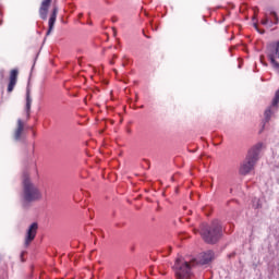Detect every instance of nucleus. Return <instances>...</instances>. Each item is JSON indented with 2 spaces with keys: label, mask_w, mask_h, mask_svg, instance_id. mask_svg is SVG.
I'll use <instances>...</instances> for the list:
<instances>
[{
  "label": "nucleus",
  "mask_w": 279,
  "mask_h": 279,
  "mask_svg": "<svg viewBox=\"0 0 279 279\" xmlns=\"http://www.w3.org/2000/svg\"><path fill=\"white\" fill-rule=\"evenodd\" d=\"M279 104V89L275 94V98L272 99L271 106H278Z\"/></svg>",
  "instance_id": "obj_17"
},
{
  "label": "nucleus",
  "mask_w": 279,
  "mask_h": 279,
  "mask_svg": "<svg viewBox=\"0 0 279 279\" xmlns=\"http://www.w3.org/2000/svg\"><path fill=\"white\" fill-rule=\"evenodd\" d=\"M183 234H184V233H180V234H179V238H180V239H184Z\"/></svg>",
  "instance_id": "obj_23"
},
{
  "label": "nucleus",
  "mask_w": 279,
  "mask_h": 279,
  "mask_svg": "<svg viewBox=\"0 0 279 279\" xmlns=\"http://www.w3.org/2000/svg\"><path fill=\"white\" fill-rule=\"evenodd\" d=\"M16 86V82L10 81L8 85V93H12L14 90V87Z\"/></svg>",
  "instance_id": "obj_16"
},
{
  "label": "nucleus",
  "mask_w": 279,
  "mask_h": 279,
  "mask_svg": "<svg viewBox=\"0 0 279 279\" xmlns=\"http://www.w3.org/2000/svg\"><path fill=\"white\" fill-rule=\"evenodd\" d=\"M113 36L117 37V28L112 27Z\"/></svg>",
  "instance_id": "obj_20"
},
{
  "label": "nucleus",
  "mask_w": 279,
  "mask_h": 279,
  "mask_svg": "<svg viewBox=\"0 0 279 279\" xmlns=\"http://www.w3.org/2000/svg\"><path fill=\"white\" fill-rule=\"evenodd\" d=\"M111 21H112V23H117V17L113 16V17L111 19Z\"/></svg>",
  "instance_id": "obj_22"
},
{
  "label": "nucleus",
  "mask_w": 279,
  "mask_h": 279,
  "mask_svg": "<svg viewBox=\"0 0 279 279\" xmlns=\"http://www.w3.org/2000/svg\"><path fill=\"white\" fill-rule=\"evenodd\" d=\"M131 132H132V130L129 129V130H128V133L130 134Z\"/></svg>",
  "instance_id": "obj_26"
},
{
  "label": "nucleus",
  "mask_w": 279,
  "mask_h": 279,
  "mask_svg": "<svg viewBox=\"0 0 279 279\" xmlns=\"http://www.w3.org/2000/svg\"><path fill=\"white\" fill-rule=\"evenodd\" d=\"M264 114H265V123H269L271 119V109L270 108L266 109Z\"/></svg>",
  "instance_id": "obj_13"
},
{
  "label": "nucleus",
  "mask_w": 279,
  "mask_h": 279,
  "mask_svg": "<svg viewBox=\"0 0 279 279\" xmlns=\"http://www.w3.org/2000/svg\"><path fill=\"white\" fill-rule=\"evenodd\" d=\"M141 108H145V106L142 105Z\"/></svg>",
  "instance_id": "obj_33"
},
{
  "label": "nucleus",
  "mask_w": 279,
  "mask_h": 279,
  "mask_svg": "<svg viewBox=\"0 0 279 279\" xmlns=\"http://www.w3.org/2000/svg\"><path fill=\"white\" fill-rule=\"evenodd\" d=\"M17 77H19V70H12L10 74V82L16 83Z\"/></svg>",
  "instance_id": "obj_12"
},
{
  "label": "nucleus",
  "mask_w": 279,
  "mask_h": 279,
  "mask_svg": "<svg viewBox=\"0 0 279 279\" xmlns=\"http://www.w3.org/2000/svg\"><path fill=\"white\" fill-rule=\"evenodd\" d=\"M157 210H160V207H158Z\"/></svg>",
  "instance_id": "obj_34"
},
{
  "label": "nucleus",
  "mask_w": 279,
  "mask_h": 279,
  "mask_svg": "<svg viewBox=\"0 0 279 279\" xmlns=\"http://www.w3.org/2000/svg\"><path fill=\"white\" fill-rule=\"evenodd\" d=\"M1 23H3L2 21H0V25H1Z\"/></svg>",
  "instance_id": "obj_35"
},
{
  "label": "nucleus",
  "mask_w": 279,
  "mask_h": 279,
  "mask_svg": "<svg viewBox=\"0 0 279 279\" xmlns=\"http://www.w3.org/2000/svg\"><path fill=\"white\" fill-rule=\"evenodd\" d=\"M214 259L215 253L213 251L203 252L197 258L192 259V267H195V265H210Z\"/></svg>",
  "instance_id": "obj_6"
},
{
  "label": "nucleus",
  "mask_w": 279,
  "mask_h": 279,
  "mask_svg": "<svg viewBox=\"0 0 279 279\" xmlns=\"http://www.w3.org/2000/svg\"><path fill=\"white\" fill-rule=\"evenodd\" d=\"M113 58H117V54H113Z\"/></svg>",
  "instance_id": "obj_30"
},
{
  "label": "nucleus",
  "mask_w": 279,
  "mask_h": 279,
  "mask_svg": "<svg viewBox=\"0 0 279 279\" xmlns=\"http://www.w3.org/2000/svg\"><path fill=\"white\" fill-rule=\"evenodd\" d=\"M49 5H51V0H43L41 7L39 9V15L43 21H47V15L49 14Z\"/></svg>",
  "instance_id": "obj_10"
},
{
  "label": "nucleus",
  "mask_w": 279,
  "mask_h": 279,
  "mask_svg": "<svg viewBox=\"0 0 279 279\" xmlns=\"http://www.w3.org/2000/svg\"><path fill=\"white\" fill-rule=\"evenodd\" d=\"M199 234L205 243L215 245L221 241L223 236V226L221 221L215 219L210 223H203L201 226Z\"/></svg>",
  "instance_id": "obj_2"
},
{
  "label": "nucleus",
  "mask_w": 279,
  "mask_h": 279,
  "mask_svg": "<svg viewBox=\"0 0 279 279\" xmlns=\"http://www.w3.org/2000/svg\"><path fill=\"white\" fill-rule=\"evenodd\" d=\"M253 27H255V29H256V32H258V34H265V29L258 28V24L257 23H254Z\"/></svg>",
  "instance_id": "obj_19"
},
{
  "label": "nucleus",
  "mask_w": 279,
  "mask_h": 279,
  "mask_svg": "<svg viewBox=\"0 0 279 279\" xmlns=\"http://www.w3.org/2000/svg\"><path fill=\"white\" fill-rule=\"evenodd\" d=\"M270 16L274 17V21H275L274 24L278 25L279 23L278 14L275 11H270Z\"/></svg>",
  "instance_id": "obj_18"
},
{
  "label": "nucleus",
  "mask_w": 279,
  "mask_h": 279,
  "mask_svg": "<svg viewBox=\"0 0 279 279\" xmlns=\"http://www.w3.org/2000/svg\"><path fill=\"white\" fill-rule=\"evenodd\" d=\"M110 64H114V61H110Z\"/></svg>",
  "instance_id": "obj_27"
},
{
  "label": "nucleus",
  "mask_w": 279,
  "mask_h": 279,
  "mask_svg": "<svg viewBox=\"0 0 279 279\" xmlns=\"http://www.w3.org/2000/svg\"><path fill=\"white\" fill-rule=\"evenodd\" d=\"M266 53L270 64H272L275 69H279V62L276 61L279 60V41L269 44L267 46Z\"/></svg>",
  "instance_id": "obj_5"
},
{
  "label": "nucleus",
  "mask_w": 279,
  "mask_h": 279,
  "mask_svg": "<svg viewBox=\"0 0 279 279\" xmlns=\"http://www.w3.org/2000/svg\"><path fill=\"white\" fill-rule=\"evenodd\" d=\"M23 132H25V123L23 120L19 119L17 120V126L14 131L13 138L14 141H22L23 138Z\"/></svg>",
  "instance_id": "obj_8"
},
{
  "label": "nucleus",
  "mask_w": 279,
  "mask_h": 279,
  "mask_svg": "<svg viewBox=\"0 0 279 279\" xmlns=\"http://www.w3.org/2000/svg\"><path fill=\"white\" fill-rule=\"evenodd\" d=\"M37 232H38V222H33L26 231L25 242H24L25 247H28L29 243H32V241L36 239Z\"/></svg>",
  "instance_id": "obj_7"
},
{
  "label": "nucleus",
  "mask_w": 279,
  "mask_h": 279,
  "mask_svg": "<svg viewBox=\"0 0 279 279\" xmlns=\"http://www.w3.org/2000/svg\"><path fill=\"white\" fill-rule=\"evenodd\" d=\"M78 64L82 66V57L78 58Z\"/></svg>",
  "instance_id": "obj_21"
},
{
  "label": "nucleus",
  "mask_w": 279,
  "mask_h": 279,
  "mask_svg": "<svg viewBox=\"0 0 279 279\" xmlns=\"http://www.w3.org/2000/svg\"><path fill=\"white\" fill-rule=\"evenodd\" d=\"M260 60H265V56H260Z\"/></svg>",
  "instance_id": "obj_24"
},
{
  "label": "nucleus",
  "mask_w": 279,
  "mask_h": 279,
  "mask_svg": "<svg viewBox=\"0 0 279 279\" xmlns=\"http://www.w3.org/2000/svg\"><path fill=\"white\" fill-rule=\"evenodd\" d=\"M56 19H58V7H54L52 10V13L48 22V31L46 33V36H50L51 32H53V26L56 25Z\"/></svg>",
  "instance_id": "obj_9"
},
{
  "label": "nucleus",
  "mask_w": 279,
  "mask_h": 279,
  "mask_svg": "<svg viewBox=\"0 0 279 279\" xmlns=\"http://www.w3.org/2000/svg\"><path fill=\"white\" fill-rule=\"evenodd\" d=\"M26 117L29 119V112H32V96L29 95V89L26 92Z\"/></svg>",
  "instance_id": "obj_11"
},
{
  "label": "nucleus",
  "mask_w": 279,
  "mask_h": 279,
  "mask_svg": "<svg viewBox=\"0 0 279 279\" xmlns=\"http://www.w3.org/2000/svg\"><path fill=\"white\" fill-rule=\"evenodd\" d=\"M193 263L183 260L182 258H177L173 269L177 279H191L193 278V272L191 271V266Z\"/></svg>",
  "instance_id": "obj_4"
},
{
  "label": "nucleus",
  "mask_w": 279,
  "mask_h": 279,
  "mask_svg": "<svg viewBox=\"0 0 279 279\" xmlns=\"http://www.w3.org/2000/svg\"><path fill=\"white\" fill-rule=\"evenodd\" d=\"M253 21H256V13H255V16L253 17Z\"/></svg>",
  "instance_id": "obj_25"
},
{
  "label": "nucleus",
  "mask_w": 279,
  "mask_h": 279,
  "mask_svg": "<svg viewBox=\"0 0 279 279\" xmlns=\"http://www.w3.org/2000/svg\"><path fill=\"white\" fill-rule=\"evenodd\" d=\"M262 25H269V27H272L274 21H269V17L266 15L264 20H262Z\"/></svg>",
  "instance_id": "obj_14"
},
{
  "label": "nucleus",
  "mask_w": 279,
  "mask_h": 279,
  "mask_svg": "<svg viewBox=\"0 0 279 279\" xmlns=\"http://www.w3.org/2000/svg\"><path fill=\"white\" fill-rule=\"evenodd\" d=\"M131 251L134 252V247H132Z\"/></svg>",
  "instance_id": "obj_29"
},
{
  "label": "nucleus",
  "mask_w": 279,
  "mask_h": 279,
  "mask_svg": "<svg viewBox=\"0 0 279 279\" xmlns=\"http://www.w3.org/2000/svg\"><path fill=\"white\" fill-rule=\"evenodd\" d=\"M105 84H108V81H105Z\"/></svg>",
  "instance_id": "obj_32"
},
{
  "label": "nucleus",
  "mask_w": 279,
  "mask_h": 279,
  "mask_svg": "<svg viewBox=\"0 0 279 279\" xmlns=\"http://www.w3.org/2000/svg\"><path fill=\"white\" fill-rule=\"evenodd\" d=\"M260 149H263V144H256L253 146L247 155L246 158L243 160L242 165L240 166V175H247L251 171H253L256 162H258V156L260 155Z\"/></svg>",
  "instance_id": "obj_3"
},
{
  "label": "nucleus",
  "mask_w": 279,
  "mask_h": 279,
  "mask_svg": "<svg viewBox=\"0 0 279 279\" xmlns=\"http://www.w3.org/2000/svg\"><path fill=\"white\" fill-rule=\"evenodd\" d=\"M253 208L255 209L263 208V205L260 204V199L258 198L253 199Z\"/></svg>",
  "instance_id": "obj_15"
},
{
  "label": "nucleus",
  "mask_w": 279,
  "mask_h": 279,
  "mask_svg": "<svg viewBox=\"0 0 279 279\" xmlns=\"http://www.w3.org/2000/svg\"><path fill=\"white\" fill-rule=\"evenodd\" d=\"M43 198V194L34 182H32V178L29 177V172L25 170L22 175V193H21V202L23 208H29L31 204L34 202H38V199Z\"/></svg>",
  "instance_id": "obj_1"
},
{
  "label": "nucleus",
  "mask_w": 279,
  "mask_h": 279,
  "mask_svg": "<svg viewBox=\"0 0 279 279\" xmlns=\"http://www.w3.org/2000/svg\"><path fill=\"white\" fill-rule=\"evenodd\" d=\"M114 71V73H117V70H113Z\"/></svg>",
  "instance_id": "obj_36"
},
{
  "label": "nucleus",
  "mask_w": 279,
  "mask_h": 279,
  "mask_svg": "<svg viewBox=\"0 0 279 279\" xmlns=\"http://www.w3.org/2000/svg\"><path fill=\"white\" fill-rule=\"evenodd\" d=\"M168 252H171V246L168 248Z\"/></svg>",
  "instance_id": "obj_28"
},
{
  "label": "nucleus",
  "mask_w": 279,
  "mask_h": 279,
  "mask_svg": "<svg viewBox=\"0 0 279 279\" xmlns=\"http://www.w3.org/2000/svg\"><path fill=\"white\" fill-rule=\"evenodd\" d=\"M122 66H125V63H122Z\"/></svg>",
  "instance_id": "obj_31"
}]
</instances>
